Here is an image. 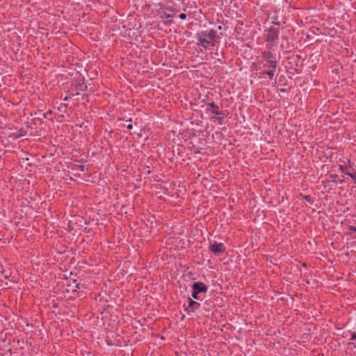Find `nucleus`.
Wrapping results in <instances>:
<instances>
[{
    "mask_svg": "<svg viewBox=\"0 0 356 356\" xmlns=\"http://www.w3.org/2000/svg\"><path fill=\"white\" fill-rule=\"evenodd\" d=\"M217 38V32L211 29L201 31L197 33V45L210 49L215 46V41Z\"/></svg>",
    "mask_w": 356,
    "mask_h": 356,
    "instance_id": "obj_1",
    "label": "nucleus"
},
{
    "mask_svg": "<svg viewBox=\"0 0 356 356\" xmlns=\"http://www.w3.org/2000/svg\"><path fill=\"white\" fill-rule=\"evenodd\" d=\"M265 41L266 42V49H270L277 45L279 39V30L274 27H270L266 31Z\"/></svg>",
    "mask_w": 356,
    "mask_h": 356,
    "instance_id": "obj_2",
    "label": "nucleus"
},
{
    "mask_svg": "<svg viewBox=\"0 0 356 356\" xmlns=\"http://www.w3.org/2000/svg\"><path fill=\"white\" fill-rule=\"evenodd\" d=\"M208 286L202 282H196L192 285L191 297L197 300H202L203 294L208 291Z\"/></svg>",
    "mask_w": 356,
    "mask_h": 356,
    "instance_id": "obj_3",
    "label": "nucleus"
},
{
    "mask_svg": "<svg viewBox=\"0 0 356 356\" xmlns=\"http://www.w3.org/2000/svg\"><path fill=\"white\" fill-rule=\"evenodd\" d=\"M261 56L266 63L264 65V67H269V68L273 69L277 67V58L275 53L268 50H264L261 52Z\"/></svg>",
    "mask_w": 356,
    "mask_h": 356,
    "instance_id": "obj_4",
    "label": "nucleus"
},
{
    "mask_svg": "<svg viewBox=\"0 0 356 356\" xmlns=\"http://www.w3.org/2000/svg\"><path fill=\"white\" fill-rule=\"evenodd\" d=\"M208 106H209V111L214 115H217V117H213L211 118V121L216 122L218 121L219 124H222V121L226 116L222 111H219V106L214 103L213 101L207 104ZM209 111V109H207Z\"/></svg>",
    "mask_w": 356,
    "mask_h": 356,
    "instance_id": "obj_5",
    "label": "nucleus"
},
{
    "mask_svg": "<svg viewBox=\"0 0 356 356\" xmlns=\"http://www.w3.org/2000/svg\"><path fill=\"white\" fill-rule=\"evenodd\" d=\"M209 249L214 255L220 257L225 252L226 248L222 243H217L215 241L209 245Z\"/></svg>",
    "mask_w": 356,
    "mask_h": 356,
    "instance_id": "obj_6",
    "label": "nucleus"
},
{
    "mask_svg": "<svg viewBox=\"0 0 356 356\" xmlns=\"http://www.w3.org/2000/svg\"><path fill=\"white\" fill-rule=\"evenodd\" d=\"M200 307V304L198 302L193 300L191 298H188V306L185 309V311L186 312L187 314H190V312H194L198 309Z\"/></svg>",
    "mask_w": 356,
    "mask_h": 356,
    "instance_id": "obj_7",
    "label": "nucleus"
},
{
    "mask_svg": "<svg viewBox=\"0 0 356 356\" xmlns=\"http://www.w3.org/2000/svg\"><path fill=\"white\" fill-rule=\"evenodd\" d=\"M301 58L302 56L299 54H296V56H293V59L296 66L298 67L302 65V63H300Z\"/></svg>",
    "mask_w": 356,
    "mask_h": 356,
    "instance_id": "obj_8",
    "label": "nucleus"
},
{
    "mask_svg": "<svg viewBox=\"0 0 356 356\" xmlns=\"http://www.w3.org/2000/svg\"><path fill=\"white\" fill-rule=\"evenodd\" d=\"M277 68H269L267 72V76L270 79H273L275 76V72Z\"/></svg>",
    "mask_w": 356,
    "mask_h": 356,
    "instance_id": "obj_9",
    "label": "nucleus"
},
{
    "mask_svg": "<svg viewBox=\"0 0 356 356\" xmlns=\"http://www.w3.org/2000/svg\"><path fill=\"white\" fill-rule=\"evenodd\" d=\"M339 169L344 174L347 175L348 173V172L350 171L349 170V167L347 165H339Z\"/></svg>",
    "mask_w": 356,
    "mask_h": 356,
    "instance_id": "obj_10",
    "label": "nucleus"
},
{
    "mask_svg": "<svg viewBox=\"0 0 356 356\" xmlns=\"http://www.w3.org/2000/svg\"><path fill=\"white\" fill-rule=\"evenodd\" d=\"M346 175L349 176L355 182H356V172L355 170H353V172L349 171Z\"/></svg>",
    "mask_w": 356,
    "mask_h": 356,
    "instance_id": "obj_11",
    "label": "nucleus"
},
{
    "mask_svg": "<svg viewBox=\"0 0 356 356\" xmlns=\"http://www.w3.org/2000/svg\"><path fill=\"white\" fill-rule=\"evenodd\" d=\"M67 105L66 104H60L58 107V110L60 112H65L67 109Z\"/></svg>",
    "mask_w": 356,
    "mask_h": 356,
    "instance_id": "obj_12",
    "label": "nucleus"
},
{
    "mask_svg": "<svg viewBox=\"0 0 356 356\" xmlns=\"http://www.w3.org/2000/svg\"><path fill=\"white\" fill-rule=\"evenodd\" d=\"M87 88H88V86H86V85H79V87L77 88L78 90H81V91H86L87 90Z\"/></svg>",
    "mask_w": 356,
    "mask_h": 356,
    "instance_id": "obj_13",
    "label": "nucleus"
},
{
    "mask_svg": "<svg viewBox=\"0 0 356 356\" xmlns=\"http://www.w3.org/2000/svg\"><path fill=\"white\" fill-rule=\"evenodd\" d=\"M348 166L352 169V170H354L355 169L353 168V167L355 166V164L353 162H351L350 160H348Z\"/></svg>",
    "mask_w": 356,
    "mask_h": 356,
    "instance_id": "obj_14",
    "label": "nucleus"
},
{
    "mask_svg": "<svg viewBox=\"0 0 356 356\" xmlns=\"http://www.w3.org/2000/svg\"><path fill=\"white\" fill-rule=\"evenodd\" d=\"M186 17H187V16H186V15L185 13H181V14H180V15H179V19H181V20H184V19H186Z\"/></svg>",
    "mask_w": 356,
    "mask_h": 356,
    "instance_id": "obj_15",
    "label": "nucleus"
},
{
    "mask_svg": "<svg viewBox=\"0 0 356 356\" xmlns=\"http://www.w3.org/2000/svg\"><path fill=\"white\" fill-rule=\"evenodd\" d=\"M350 340H351V341H356V333L355 332H353L351 334V337H350Z\"/></svg>",
    "mask_w": 356,
    "mask_h": 356,
    "instance_id": "obj_16",
    "label": "nucleus"
},
{
    "mask_svg": "<svg viewBox=\"0 0 356 356\" xmlns=\"http://www.w3.org/2000/svg\"><path fill=\"white\" fill-rule=\"evenodd\" d=\"M51 114V112L49 111V112L44 113L42 114L44 118H47L49 115Z\"/></svg>",
    "mask_w": 356,
    "mask_h": 356,
    "instance_id": "obj_17",
    "label": "nucleus"
},
{
    "mask_svg": "<svg viewBox=\"0 0 356 356\" xmlns=\"http://www.w3.org/2000/svg\"><path fill=\"white\" fill-rule=\"evenodd\" d=\"M349 230L356 232V226H350Z\"/></svg>",
    "mask_w": 356,
    "mask_h": 356,
    "instance_id": "obj_18",
    "label": "nucleus"
},
{
    "mask_svg": "<svg viewBox=\"0 0 356 356\" xmlns=\"http://www.w3.org/2000/svg\"><path fill=\"white\" fill-rule=\"evenodd\" d=\"M267 72H268V70H262L260 72V74H261V75H267Z\"/></svg>",
    "mask_w": 356,
    "mask_h": 356,
    "instance_id": "obj_19",
    "label": "nucleus"
},
{
    "mask_svg": "<svg viewBox=\"0 0 356 356\" xmlns=\"http://www.w3.org/2000/svg\"><path fill=\"white\" fill-rule=\"evenodd\" d=\"M171 17H172V15H171L165 13V14H164V16H163V17H165V18H166V19H169V18H170Z\"/></svg>",
    "mask_w": 356,
    "mask_h": 356,
    "instance_id": "obj_20",
    "label": "nucleus"
},
{
    "mask_svg": "<svg viewBox=\"0 0 356 356\" xmlns=\"http://www.w3.org/2000/svg\"><path fill=\"white\" fill-rule=\"evenodd\" d=\"M127 128L129 130L132 129H133V124H129L127 125Z\"/></svg>",
    "mask_w": 356,
    "mask_h": 356,
    "instance_id": "obj_21",
    "label": "nucleus"
},
{
    "mask_svg": "<svg viewBox=\"0 0 356 356\" xmlns=\"http://www.w3.org/2000/svg\"><path fill=\"white\" fill-rule=\"evenodd\" d=\"M87 98H88V95H86V94H82L81 95V99H86Z\"/></svg>",
    "mask_w": 356,
    "mask_h": 356,
    "instance_id": "obj_22",
    "label": "nucleus"
},
{
    "mask_svg": "<svg viewBox=\"0 0 356 356\" xmlns=\"http://www.w3.org/2000/svg\"><path fill=\"white\" fill-rule=\"evenodd\" d=\"M172 24H173V22L171 19L165 22V24L167 25H171Z\"/></svg>",
    "mask_w": 356,
    "mask_h": 356,
    "instance_id": "obj_23",
    "label": "nucleus"
},
{
    "mask_svg": "<svg viewBox=\"0 0 356 356\" xmlns=\"http://www.w3.org/2000/svg\"><path fill=\"white\" fill-rule=\"evenodd\" d=\"M70 99H71V97H70V96H66V97L64 98V101H68V100H70Z\"/></svg>",
    "mask_w": 356,
    "mask_h": 356,
    "instance_id": "obj_24",
    "label": "nucleus"
},
{
    "mask_svg": "<svg viewBox=\"0 0 356 356\" xmlns=\"http://www.w3.org/2000/svg\"><path fill=\"white\" fill-rule=\"evenodd\" d=\"M81 283H77L76 284V289H80L81 288Z\"/></svg>",
    "mask_w": 356,
    "mask_h": 356,
    "instance_id": "obj_25",
    "label": "nucleus"
},
{
    "mask_svg": "<svg viewBox=\"0 0 356 356\" xmlns=\"http://www.w3.org/2000/svg\"><path fill=\"white\" fill-rule=\"evenodd\" d=\"M282 92H286V90L285 89H281L280 90Z\"/></svg>",
    "mask_w": 356,
    "mask_h": 356,
    "instance_id": "obj_26",
    "label": "nucleus"
},
{
    "mask_svg": "<svg viewBox=\"0 0 356 356\" xmlns=\"http://www.w3.org/2000/svg\"><path fill=\"white\" fill-rule=\"evenodd\" d=\"M305 198L306 200H308V199L309 198V196H305Z\"/></svg>",
    "mask_w": 356,
    "mask_h": 356,
    "instance_id": "obj_27",
    "label": "nucleus"
},
{
    "mask_svg": "<svg viewBox=\"0 0 356 356\" xmlns=\"http://www.w3.org/2000/svg\"><path fill=\"white\" fill-rule=\"evenodd\" d=\"M80 95V93L78 92L75 94V95Z\"/></svg>",
    "mask_w": 356,
    "mask_h": 356,
    "instance_id": "obj_28",
    "label": "nucleus"
},
{
    "mask_svg": "<svg viewBox=\"0 0 356 356\" xmlns=\"http://www.w3.org/2000/svg\"><path fill=\"white\" fill-rule=\"evenodd\" d=\"M355 168H356V165H355Z\"/></svg>",
    "mask_w": 356,
    "mask_h": 356,
    "instance_id": "obj_29",
    "label": "nucleus"
}]
</instances>
